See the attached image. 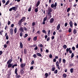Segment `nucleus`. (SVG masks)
<instances>
[{
  "label": "nucleus",
  "mask_w": 78,
  "mask_h": 78,
  "mask_svg": "<svg viewBox=\"0 0 78 78\" xmlns=\"http://www.w3.org/2000/svg\"><path fill=\"white\" fill-rule=\"evenodd\" d=\"M3 30H1V31H0V35H2L3 34Z\"/></svg>",
  "instance_id": "obj_39"
},
{
  "label": "nucleus",
  "mask_w": 78,
  "mask_h": 78,
  "mask_svg": "<svg viewBox=\"0 0 78 78\" xmlns=\"http://www.w3.org/2000/svg\"><path fill=\"white\" fill-rule=\"evenodd\" d=\"M63 48H64V49H66V48H67V45H64L63 46Z\"/></svg>",
  "instance_id": "obj_35"
},
{
  "label": "nucleus",
  "mask_w": 78,
  "mask_h": 78,
  "mask_svg": "<svg viewBox=\"0 0 78 78\" xmlns=\"http://www.w3.org/2000/svg\"><path fill=\"white\" fill-rule=\"evenodd\" d=\"M62 62L63 63H66V60L65 59H63Z\"/></svg>",
  "instance_id": "obj_56"
},
{
  "label": "nucleus",
  "mask_w": 78,
  "mask_h": 78,
  "mask_svg": "<svg viewBox=\"0 0 78 78\" xmlns=\"http://www.w3.org/2000/svg\"><path fill=\"white\" fill-rule=\"evenodd\" d=\"M55 69L56 68H55V67H53L51 69L52 71L53 72V71H55Z\"/></svg>",
  "instance_id": "obj_34"
},
{
  "label": "nucleus",
  "mask_w": 78,
  "mask_h": 78,
  "mask_svg": "<svg viewBox=\"0 0 78 78\" xmlns=\"http://www.w3.org/2000/svg\"><path fill=\"white\" fill-rule=\"evenodd\" d=\"M23 29H24L25 31H27V29L25 27H24Z\"/></svg>",
  "instance_id": "obj_50"
},
{
  "label": "nucleus",
  "mask_w": 78,
  "mask_h": 78,
  "mask_svg": "<svg viewBox=\"0 0 78 78\" xmlns=\"http://www.w3.org/2000/svg\"><path fill=\"white\" fill-rule=\"evenodd\" d=\"M27 52H28V51H27V49H24V54L26 55L27 54Z\"/></svg>",
  "instance_id": "obj_20"
},
{
  "label": "nucleus",
  "mask_w": 78,
  "mask_h": 78,
  "mask_svg": "<svg viewBox=\"0 0 78 78\" xmlns=\"http://www.w3.org/2000/svg\"><path fill=\"white\" fill-rule=\"evenodd\" d=\"M70 8H68L67 9V12H69V11H70Z\"/></svg>",
  "instance_id": "obj_52"
},
{
  "label": "nucleus",
  "mask_w": 78,
  "mask_h": 78,
  "mask_svg": "<svg viewBox=\"0 0 78 78\" xmlns=\"http://www.w3.org/2000/svg\"><path fill=\"white\" fill-rule=\"evenodd\" d=\"M53 62H56V58H54L53 59Z\"/></svg>",
  "instance_id": "obj_51"
},
{
  "label": "nucleus",
  "mask_w": 78,
  "mask_h": 78,
  "mask_svg": "<svg viewBox=\"0 0 78 78\" xmlns=\"http://www.w3.org/2000/svg\"><path fill=\"white\" fill-rule=\"evenodd\" d=\"M34 60H32V61L31 62V64L33 65V64H34Z\"/></svg>",
  "instance_id": "obj_57"
},
{
  "label": "nucleus",
  "mask_w": 78,
  "mask_h": 78,
  "mask_svg": "<svg viewBox=\"0 0 78 78\" xmlns=\"http://www.w3.org/2000/svg\"><path fill=\"white\" fill-rule=\"evenodd\" d=\"M28 35L27 34H25V36H24V38H25L28 36Z\"/></svg>",
  "instance_id": "obj_46"
},
{
  "label": "nucleus",
  "mask_w": 78,
  "mask_h": 78,
  "mask_svg": "<svg viewBox=\"0 0 78 78\" xmlns=\"http://www.w3.org/2000/svg\"><path fill=\"white\" fill-rule=\"evenodd\" d=\"M70 71L71 73H73V68H71Z\"/></svg>",
  "instance_id": "obj_37"
},
{
  "label": "nucleus",
  "mask_w": 78,
  "mask_h": 78,
  "mask_svg": "<svg viewBox=\"0 0 78 78\" xmlns=\"http://www.w3.org/2000/svg\"><path fill=\"white\" fill-rule=\"evenodd\" d=\"M13 59H10L7 62V64H10L12 62V61H13Z\"/></svg>",
  "instance_id": "obj_8"
},
{
  "label": "nucleus",
  "mask_w": 78,
  "mask_h": 78,
  "mask_svg": "<svg viewBox=\"0 0 78 78\" xmlns=\"http://www.w3.org/2000/svg\"><path fill=\"white\" fill-rule=\"evenodd\" d=\"M37 8L35 9V12H38V9H39V7H37Z\"/></svg>",
  "instance_id": "obj_18"
},
{
  "label": "nucleus",
  "mask_w": 78,
  "mask_h": 78,
  "mask_svg": "<svg viewBox=\"0 0 78 78\" xmlns=\"http://www.w3.org/2000/svg\"><path fill=\"white\" fill-rule=\"evenodd\" d=\"M9 0L5 4V5H8V4H9Z\"/></svg>",
  "instance_id": "obj_33"
},
{
  "label": "nucleus",
  "mask_w": 78,
  "mask_h": 78,
  "mask_svg": "<svg viewBox=\"0 0 78 78\" xmlns=\"http://www.w3.org/2000/svg\"><path fill=\"white\" fill-rule=\"evenodd\" d=\"M31 7H30L28 8V11L30 12V11H31Z\"/></svg>",
  "instance_id": "obj_38"
},
{
  "label": "nucleus",
  "mask_w": 78,
  "mask_h": 78,
  "mask_svg": "<svg viewBox=\"0 0 78 78\" xmlns=\"http://www.w3.org/2000/svg\"><path fill=\"white\" fill-rule=\"evenodd\" d=\"M72 32V29L69 28V33H71Z\"/></svg>",
  "instance_id": "obj_45"
},
{
  "label": "nucleus",
  "mask_w": 78,
  "mask_h": 78,
  "mask_svg": "<svg viewBox=\"0 0 78 78\" xmlns=\"http://www.w3.org/2000/svg\"><path fill=\"white\" fill-rule=\"evenodd\" d=\"M60 24H58L57 27V30H59L60 28Z\"/></svg>",
  "instance_id": "obj_14"
},
{
  "label": "nucleus",
  "mask_w": 78,
  "mask_h": 78,
  "mask_svg": "<svg viewBox=\"0 0 78 78\" xmlns=\"http://www.w3.org/2000/svg\"><path fill=\"white\" fill-rule=\"evenodd\" d=\"M55 64L56 66H59V62L58 61H57Z\"/></svg>",
  "instance_id": "obj_31"
},
{
  "label": "nucleus",
  "mask_w": 78,
  "mask_h": 78,
  "mask_svg": "<svg viewBox=\"0 0 78 78\" xmlns=\"http://www.w3.org/2000/svg\"><path fill=\"white\" fill-rule=\"evenodd\" d=\"M37 55V56H40V57H41L42 56V55H41V54L39 53H37L36 54Z\"/></svg>",
  "instance_id": "obj_19"
},
{
  "label": "nucleus",
  "mask_w": 78,
  "mask_h": 78,
  "mask_svg": "<svg viewBox=\"0 0 78 78\" xmlns=\"http://www.w3.org/2000/svg\"><path fill=\"white\" fill-rule=\"evenodd\" d=\"M51 39L52 40H53V39H55V36H54V35L52 36L51 37Z\"/></svg>",
  "instance_id": "obj_49"
},
{
  "label": "nucleus",
  "mask_w": 78,
  "mask_h": 78,
  "mask_svg": "<svg viewBox=\"0 0 78 78\" xmlns=\"http://www.w3.org/2000/svg\"><path fill=\"white\" fill-rule=\"evenodd\" d=\"M4 48H6V47H7V44H4Z\"/></svg>",
  "instance_id": "obj_60"
},
{
  "label": "nucleus",
  "mask_w": 78,
  "mask_h": 78,
  "mask_svg": "<svg viewBox=\"0 0 78 78\" xmlns=\"http://www.w3.org/2000/svg\"><path fill=\"white\" fill-rule=\"evenodd\" d=\"M12 64H11V63H9L8 66V68H10V67H12Z\"/></svg>",
  "instance_id": "obj_17"
},
{
  "label": "nucleus",
  "mask_w": 78,
  "mask_h": 78,
  "mask_svg": "<svg viewBox=\"0 0 78 78\" xmlns=\"http://www.w3.org/2000/svg\"><path fill=\"white\" fill-rule=\"evenodd\" d=\"M37 39V37L36 36L34 38L33 40L34 41H36Z\"/></svg>",
  "instance_id": "obj_21"
},
{
  "label": "nucleus",
  "mask_w": 78,
  "mask_h": 78,
  "mask_svg": "<svg viewBox=\"0 0 78 78\" xmlns=\"http://www.w3.org/2000/svg\"><path fill=\"white\" fill-rule=\"evenodd\" d=\"M20 61L21 63H22V62H23V60L22 59V58H20Z\"/></svg>",
  "instance_id": "obj_44"
},
{
  "label": "nucleus",
  "mask_w": 78,
  "mask_h": 78,
  "mask_svg": "<svg viewBox=\"0 0 78 78\" xmlns=\"http://www.w3.org/2000/svg\"><path fill=\"white\" fill-rule=\"evenodd\" d=\"M62 61V59H61V58H60L59 59H58V62H59V64H61V62Z\"/></svg>",
  "instance_id": "obj_28"
},
{
  "label": "nucleus",
  "mask_w": 78,
  "mask_h": 78,
  "mask_svg": "<svg viewBox=\"0 0 78 78\" xmlns=\"http://www.w3.org/2000/svg\"><path fill=\"white\" fill-rule=\"evenodd\" d=\"M19 30L21 31V32H24V31L23 30V27H21L19 29Z\"/></svg>",
  "instance_id": "obj_9"
},
{
  "label": "nucleus",
  "mask_w": 78,
  "mask_h": 78,
  "mask_svg": "<svg viewBox=\"0 0 78 78\" xmlns=\"http://www.w3.org/2000/svg\"><path fill=\"white\" fill-rule=\"evenodd\" d=\"M20 48H23V44H22V43L20 42Z\"/></svg>",
  "instance_id": "obj_10"
},
{
  "label": "nucleus",
  "mask_w": 78,
  "mask_h": 78,
  "mask_svg": "<svg viewBox=\"0 0 78 78\" xmlns=\"http://www.w3.org/2000/svg\"><path fill=\"white\" fill-rule=\"evenodd\" d=\"M48 12H52L53 11V9H52L51 7H49L48 9Z\"/></svg>",
  "instance_id": "obj_5"
},
{
  "label": "nucleus",
  "mask_w": 78,
  "mask_h": 78,
  "mask_svg": "<svg viewBox=\"0 0 78 78\" xmlns=\"http://www.w3.org/2000/svg\"><path fill=\"white\" fill-rule=\"evenodd\" d=\"M72 49H73V51H74L75 50V48L74 47H73L72 48Z\"/></svg>",
  "instance_id": "obj_61"
},
{
  "label": "nucleus",
  "mask_w": 78,
  "mask_h": 78,
  "mask_svg": "<svg viewBox=\"0 0 78 78\" xmlns=\"http://www.w3.org/2000/svg\"><path fill=\"white\" fill-rule=\"evenodd\" d=\"M26 64L24 63H21L20 65V66L21 68H23L25 66Z\"/></svg>",
  "instance_id": "obj_4"
},
{
  "label": "nucleus",
  "mask_w": 78,
  "mask_h": 78,
  "mask_svg": "<svg viewBox=\"0 0 78 78\" xmlns=\"http://www.w3.org/2000/svg\"><path fill=\"white\" fill-rule=\"evenodd\" d=\"M15 73L16 74V75H18L17 73V68H16L15 70Z\"/></svg>",
  "instance_id": "obj_22"
},
{
  "label": "nucleus",
  "mask_w": 78,
  "mask_h": 78,
  "mask_svg": "<svg viewBox=\"0 0 78 78\" xmlns=\"http://www.w3.org/2000/svg\"><path fill=\"white\" fill-rule=\"evenodd\" d=\"M16 76L17 78H20V76L18 75H16Z\"/></svg>",
  "instance_id": "obj_53"
},
{
  "label": "nucleus",
  "mask_w": 78,
  "mask_h": 78,
  "mask_svg": "<svg viewBox=\"0 0 78 78\" xmlns=\"http://www.w3.org/2000/svg\"><path fill=\"white\" fill-rule=\"evenodd\" d=\"M8 25H10V23H11V22L9 21H8Z\"/></svg>",
  "instance_id": "obj_59"
},
{
  "label": "nucleus",
  "mask_w": 78,
  "mask_h": 78,
  "mask_svg": "<svg viewBox=\"0 0 78 78\" xmlns=\"http://www.w3.org/2000/svg\"><path fill=\"white\" fill-rule=\"evenodd\" d=\"M33 56L34 58H37V55H36V54H34Z\"/></svg>",
  "instance_id": "obj_43"
},
{
  "label": "nucleus",
  "mask_w": 78,
  "mask_h": 78,
  "mask_svg": "<svg viewBox=\"0 0 78 78\" xmlns=\"http://www.w3.org/2000/svg\"><path fill=\"white\" fill-rule=\"evenodd\" d=\"M49 57L50 58H51L53 57V55H52L51 54H50L49 55Z\"/></svg>",
  "instance_id": "obj_42"
},
{
  "label": "nucleus",
  "mask_w": 78,
  "mask_h": 78,
  "mask_svg": "<svg viewBox=\"0 0 78 78\" xmlns=\"http://www.w3.org/2000/svg\"><path fill=\"white\" fill-rule=\"evenodd\" d=\"M57 5H58V3H57V2H56L55 3L54 5V3H53L51 5V7L52 8H53L54 7V9H56V6H57Z\"/></svg>",
  "instance_id": "obj_1"
},
{
  "label": "nucleus",
  "mask_w": 78,
  "mask_h": 78,
  "mask_svg": "<svg viewBox=\"0 0 78 78\" xmlns=\"http://www.w3.org/2000/svg\"><path fill=\"white\" fill-rule=\"evenodd\" d=\"M54 19L53 18H51L50 19L49 22L51 23H53L54 22Z\"/></svg>",
  "instance_id": "obj_3"
},
{
  "label": "nucleus",
  "mask_w": 78,
  "mask_h": 78,
  "mask_svg": "<svg viewBox=\"0 0 78 78\" xmlns=\"http://www.w3.org/2000/svg\"><path fill=\"white\" fill-rule=\"evenodd\" d=\"M22 21L20 20L18 21V25H22Z\"/></svg>",
  "instance_id": "obj_15"
},
{
  "label": "nucleus",
  "mask_w": 78,
  "mask_h": 78,
  "mask_svg": "<svg viewBox=\"0 0 78 78\" xmlns=\"http://www.w3.org/2000/svg\"><path fill=\"white\" fill-rule=\"evenodd\" d=\"M16 66H17V64L13 65L12 66V68L14 69L15 67H16Z\"/></svg>",
  "instance_id": "obj_24"
},
{
  "label": "nucleus",
  "mask_w": 78,
  "mask_h": 78,
  "mask_svg": "<svg viewBox=\"0 0 78 78\" xmlns=\"http://www.w3.org/2000/svg\"><path fill=\"white\" fill-rule=\"evenodd\" d=\"M2 2L3 3V4H5V2H6V1L5 0H2Z\"/></svg>",
  "instance_id": "obj_54"
},
{
  "label": "nucleus",
  "mask_w": 78,
  "mask_h": 78,
  "mask_svg": "<svg viewBox=\"0 0 78 78\" xmlns=\"http://www.w3.org/2000/svg\"><path fill=\"white\" fill-rule=\"evenodd\" d=\"M40 5V1H38L36 5V7H38V6Z\"/></svg>",
  "instance_id": "obj_16"
},
{
  "label": "nucleus",
  "mask_w": 78,
  "mask_h": 78,
  "mask_svg": "<svg viewBox=\"0 0 78 78\" xmlns=\"http://www.w3.org/2000/svg\"><path fill=\"white\" fill-rule=\"evenodd\" d=\"M20 73L21 74V75H23V74L24 73V72L23 71V69H21L20 70Z\"/></svg>",
  "instance_id": "obj_23"
},
{
  "label": "nucleus",
  "mask_w": 78,
  "mask_h": 78,
  "mask_svg": "<svg viewBox=\"0 0 78 78\" xmlns=\"http://www.w3.org/2000/svg\"><path fill=\"white\" fill-rule=\"evenodd\" d=\"M58 73V70L57 69H55V71L54 72V73H55V74H56Z\"/></svg>",
  "instance_id": "obj_40"
},
{
  "label": "nucleus",
  "mask_w": 78,
  "mask_h": 78,
  "mask_svg": "<svg viewBox=\"0 0 78 78\" xmlns=\"http://www.w3.org/2000/svg\"><path fill=\"white\" fill-rule=\"evenodd\" d=\"M67 23H66L65 24V27H67Z\"/></svg>",
  "instance_id": "obj_62"
},
{
  "label": "nucleus",
  "mask_w": 78,
  "mask_h": 78,
  "mask_svg": "<svg viewBox=\"0 0 78 78\" xmlns=\"http://www.w3.org/2000/svg\"><path fill=\"white\" fill-rule=\"evenodd\" d=\"M47 17L46 16L44 17L43 20V22H45L47 20Z\"/></svg>",
  "instance_id": "obj_26"
},
{
  "label": "nucleus",
  "mask_w": 78,
  "mask_h": 78,
  "mask_svg": "<svg viewBox=\"0 0 78 78\" xmlns=\"http://www.w3.org/2000/svg\"><path fill=\"white\" fill-rule=\"evenodd\" d=\"M63 76L64 78H66L67 77V75L66 74H63Z\"/></svg>",
  "instance_id": "obj_32"
},
{
  "label": "nucleus",
  "mask_w": 78,
  "mask_h": 78,
  "mask_svg": "<svg viewBox=\"0 0 78 78\" xmlns=\"http://www.w3.org/2000/svg\"><path fill=\"white\" fill-rule=\"evenodd\" d=\"M6 44H7L8 45L9 44V41H8L6 43Z\"/></svg>",
  "instance_id": "obj_47"
},
{
  "label": "nucleus",
  "mask_w": 78,
  "mask_h": 78,
  "mask_svg": "<svg viewBox=\"0 0 78 78\" xmlns=\"http://www.w3.org/2000/svg\"><path fill=\"white\" fill-rule=\"evenodd\" d=\"M74 57V54L73 53H72L71 55V58H73Z\"/></svg>",
  "instance_id": "obj_41"
},
{
  "label": "nucleus",
  "mask_w": 78,
  "mask_h": 78,
  "mask_svg": "<svg viewBox=\"0 0 78 78\" xmlns=\"http://www.w3.org/2000/svg\"><path fill=\"white\" fill-rule=\"evenodd\" d=\"M33 69H34V66H32L30 67V70H33Z\"/></svg>",
  "instance_id": "obj_58"
},
{
  "label": "nucleus",
  "mask_w": 78,
  "mask_h": 78,
  "mask_svg": "<svg viewBox=\"0 0 78 78\" xmlns=\"http://www.w3.org/2000/svg\"><path fill=\"white\" fill-rule=\"evenodd\" d=\"M11 34L12 35V34H13V30H12V28H11L10 29Z\"/></svg>",
  "instance_id": "obj_13"
},
{
  "label": "nucleus",
  "mask_w": 78,
  "mask_h": 78,
  "mask_svg": "<svg viewBox=\"0 0 78 78\" xmlns=\"http://www.w3.org/2000/svg\"><path fill=\"white\" fill-rule=\"evenodd\" d=\"M5 36L6 37V39L7 40H8V39H9V37L8 36V34L7 33H5Z\"/></svg>",
  "instance_id": "obj_7"
},
{
  "label": "nucleus",
  "mask_w": 78,
  "mask_h": 78,
  "mask_svg": "<svg viewBox=\"0 0 78 78\" xmlns=\"http://www.w3.org/2000/svg\"><path fill=\"white\" fill-rule=\"evenodd\" d=\"M56 34V32L54 31L53 33V35H55Z\"/></svg>",
  "instance_id": "obj_64"
},
{
  "label": "nucleus",
  "mask_w": 78,
  "mask_h": 78,
  "mask_svg": "<svg viewBox=\"0 0 78 78\" xmlns=\"http://www.w3.org/2000/svg\"><path fill=\"white\" fill-rule=\"evenodd\" d=\"M12 10H14V11H16V7H12Z\"/></svg>",
  "instance_id": "obj_30"
},
{
  "label": "nucleus",
  "mask_w": 78,
  "mask_h": 78,
  "mask_svg": "<svg viewBox=\"0 0 78 78\" xmlns=\"http://www.w3.org/2000/svg\"><path fill=\"white\" fill-rule=\"evenodd\" d=\"M14 31L15 34L17 33V27H15L14 29Z\"/></svg>",
  "instance_id": "obj_29"
},
{
  "label": "nucleus",
  "mask_w": 78,
  "mask_h": 78,
  "mask_svg": "<svg viewBox=\"0 0 78 78\" xmlns=\"http://www.w3.org/2000/svg\"><path fill=\"white\" fill-rule=\"evenodd\" d=\"M69 25L71 28H73V23L72 21H70L69 22Z\"/></svg>",
  "instance_id": "obj_6"
},
{
  "label": "nucleus",
  "mask_w": 78,
  "mask_h": 78,
  "mask_svg": "<svg viewBox=\"0 0 78 78\" xmlns=\"http://www.w3.org/2000/svg\"><path fill=\"white\" fill-rule=\"evenodd\" d=\"M20 20L23 22H24L25 20V17H22V19Z\"/></svg>",
  "instance_id": "obj_11"
},
{
  "label": "nucleus",
  "mask_w": 78,
  "mask_h": 78,
  "mask_svg": "<svg viewBox=\"0 0 78 78\" xmlns=\"http://www.w3.org/2000/svg\"><path fill=\"white\" fill-rule=\"evenodd\" d=\"M38 48H37V46H36L35 47V48H34V50H37Z\"/></svg>",
  "instance_id": "obj_55"
},
{
  "label": "nucleus",
  "mask_w": 78,
  "mask_h": 78,
  "mask_svg": "<svg viewBox=\"0 0 78 78\" xmlns=\"http://www.w3.org/2000/svg\"><path fill=\"white\" fill-rule=\"evenodd\" d=\"M45 78H47L48 76V73H45Z\"/></svg>",
  "instance_id": "obj_25"
},
{
  "label": "nucleus",
  "mask_w": 78,
  "mask_h": 78,
  "mask_svg": "<svg viewBox=\"0 0 78 78\" xmlns=\"http://www.w3.org/2000/svg\"><path fill=\"white\" fill-rule=\"evenodd\" d=\"M42 32H43L44 33H45V34H46L47 33V31H46L45 30H43Z\"/></svg>",
  "instance_id": "obj_36"
},
{
  "label": "nucleus",
  "mask_w": 78,
  "mask_h": 78,
  "mask_svg": "<svg viewBox=\"0 0 78 78\" xmlns=\"http://www.w3.org/2000/svg\"><path fill=\"white\" fill-rule=\"evenodd\" d=\"M73 33L74 34H76V29L74 30Z\"/></svg>",
  "instance_id": "obj_27"
},
{
  "label": "nucleus",
  "mask_w": 78,
  "mask_h": 78,
  "mask_svg": "<svg viewBox=\"0 0 78 78\" xmlns=\"http://www.w3.org/2000/svg\"><path fill=\"white\" fill-rule=\"evenodd\" d=\"M50 40V37H48L47 39V41H49Z\"/></svg>",
  "instance_id": "obj_63"
},
{
  "label": "nucleus",
  "mask_w": 78,
  "mask_h": 78,
  "mask_svg": "<svg viewBox=\"0 0 78 78\" xmlns=\"http://www.w3.org/2000/svg\"><path fill=\"white\" fill-rule=\"evenodd\" d=\"M71 50V48H67L66 49V53H68V52H69V51Z\"/></svg>",
  "instance_id": "obj_12"
},
{
  "label": "nucleus",
  "mask_w": 78,
  "mask_h": 78,
  "mask_svg": "<svg viewBox=\"0 0 78 78\" xmlns=\"http://www.w3.org/2000/svg\"><path fill=\"white\" fill-rule=\"evenodd\" d=\"M20 36L21 37H22L23 36V33H22V32H21L20 33Z\"/></svg>",
  "instance_id": "obj_48"
},
{
  "label": "nucleus",
  "mask_w": 78,
  "mask_h": 78,
  "mask_svg": "<svg viewBox=\"0 0 78 78\" xmlns=\"http://www.w3.org/2000/svg\"><path fill=\"white\" fill-rule=\"evenodd\" d=\"M48 16L50 18H51V17H52V16L51 15V13L50 12H48L47 13Z\"/></svg>",
  "instance_id": "obj_2"
}]
</instances>
